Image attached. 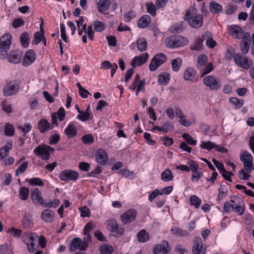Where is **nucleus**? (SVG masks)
I'll use <instances>...</instances> for the list:
<instances>
[{
  "mask_svg": "<svg viewBox=\"0 0 254 254\" xmlns=\"http://www.w3.org/2000/svg\"><path fill=\"white\" fill-rule=\"evenodd\" d=\"M95 158L96 162L99 164L104 166L106 165L108 161V153L103 149H98L96 153Z\"/></svg>",
  "mask_w": 254,
  "mask_h": 254,
  "instance_id": "nucleus-12",
  "label": "nucleus"
},
{
  "mask_svg": "<svg viewBox=\"0 0 254 254\" xmlns=\"http://www.w3.org/2000/svg\"><path fill=\"white\" fill-rule=\"evenodd\" d=\"M194 245L192 247L193 254H200L202 250V241L199 237H196L193 240Z\"/></svg>",
  "mask_w": 254,
  "mask_h": 254,
  "instance_id": "nucleus-25",
  "label": "nucleus"
},
{
  "mask_svg": "<svg viewBox=\"0 0 254 254\" xmlns=\"http://www.w3.org/2000/svg\"><path fill=\"white\" fill-rule=\"evenodd\" d=\"M13 147V143L12 141H8L6 145L3 147L0 148V159H3L4 157L7 156L10 150H11Z\"/></svg>",
  "mask_w": 254,
  "mask_h": 254,
  "instance_id": "nucleus-27",
  "label": "nucleus"
},
{
  "mask_svg": "<svg viewBox=\"0 0 254 254\" xmlns=\"http://www.w3.org/2000/svg\"><path fill=\"white\" fill-rule=\"evenodd\" d=\"M101 254H112L114 251L113 247L108 244H102L99 248Z\"/></svg>",
  "mask_w": 254,
  "mask_h": 254,
  "instance_id": "nucleus-33",
  "label": "nucleus"
},
{
  "mask_svg": "<svg viewBox=\"0 0 254 254\" xmlns=\"http://www.w3.org/2000/svg\"><path fill=\"white\" fill-rule=\"evenodd\" d=\"M8 233L14 237H20L22 234V231L20 229H16L14 227H10L7 230Z\"/></svg>",
  "mask_w": 254,
  "mask_h": 254,
  "instance_id": "nucleus-53",
  "label": "nucleus"
},
{
  "mask_svg": "<svg viewBox=\"0 0 254 254\" xmlns=\"http://www.w3.org/2000/svg\"><path fill=\"white\" fill-rule=\"evenodd\" d=\"M171 251V248L169 243L166 241H163L160 244H157L153 251V254H159L162 253L163 254H167Z\"/></svg>",
  "mask_w": 254,
  "mask_h": 254,
  "instance_id": "nucleus-13",
  "label": "nucleus"
},
{
  "mask_svg": "<svg viewBox=\"0 0 254 254\" xmlns=\"http://www.w3.org/2000/svg\"><path fill=\"white\" fill-rule=\"evenodd\" d=\"M241 161L243 163L245 170L251 173L254 169L252 155L247 151H245L240 156Z\"/></svg>",
  "mask_w": 254,
  "mask_h": 254,
  "instance_id": "nucleus-7",
  "label": "nucleus"
},
{
  "mask_svg": "<svg viewBox=\"0 0 254 254\" xmlns=\"http://www.w3.org/2000/svg\"><path fill=\"white\" fill-rule=\"evenodd\" d=\"M148 57V54L143 53L138 56L134 57L131 61V65L133 67H135L136 66H141L143 65L147 61Z\"/></svg>",
  "mask_w": 254,
  "mask_h": 254,
  "instance_id": "nucleus-17",
  "label": "nucleus"
},
{
  "mask_svg": "<svg viewBox=\"0 0 254 254\" xmlns=\"http://www.w3.org/2000/svg\"><path fill=\"white\" fill-rule=\"evenodd\" d=\"M229 102L235 106L236 108L240 109L243 105L244 101L242 99H240L236 97H231L229 99Z\"/></svg>",
  "mask_w": 254,
  "mask_h": 254,
  "instance_id": "nucleus-45",
  "label": "nucleus"
},
{
  "mask_svg": "<svg viewBox=\"0 0 254 254\" xmlns=\"http://www.w3.org/2000/svg\"><path fill=\"white\" fill-rule=\"evenodd\" d=\"M151 21V18L148 15H143L137 21V26L142 29L149 26Z\"/></svg>",
  "mask_w": 254,
  "mask_h": 254,
  "instance_id": "nucleus-22",
  "label": "nucleus"
},
{
  "mask_svg": "<svg viewBox=\"0 0 254 254\" xmlns=\"http://www.w3.org/2000/svg\"><path fill=\"white\" fill-rule=\"evenodd\" d=\"M251 42V40L250 37L245 36L243 38L240 46L242 53L243 54H246L248 53Z\"/></svg>",
  "mask_w": 254,
  "mask_h": 254,
  "instance_id": "nucleus-30",
  "label": "nucleus"
},
{
  "mask_svg": "<svg viewBox=\"0 0 254 254\" xmlns=\"http://www.w3.org/2000/svg\"><path fill=\"white\" fill-rule=\"evenodd\" d=\"M20 40L23 47H27L29 43V35L27 32L22 33L20 37Z\"/></svg>",
  "mask_w": 254,
  "mask_h": 254,
  "instance_id": "nucleus-43",
  "label": "nucleus"
},
{
  "mask_svg": "<svg viewBox=\"0 0 254 254\" xmlns=\"http://www.w3.org/2000/svg\"><path fill=\"white\" fill-rule=\"evenodd\" d=\"M36 54L33 50H28L25 54L22 65L24 66H27L32 64L35 60Z\"/></svg>",
  "mask_w": 254,
  "mask_h": 254,
  "instance_id": "nucleus-19",
  "label": "nucleus"
},
{
  "mask_svg": "<svg viewBox=\"0 0 254 254\" xmlns=\"http://www.w3.org/2000/svg\"><path fill=\"white\" fill-rule=\"evenodd\" d=\"M32 128V126L30 123H28L24 125L23 126H19L18 128H19L21 131L24 133L23 136L24 137H27L26 136V133L30 132Z\"/></svg>",
  "mask_w": 254,
  "mask_h": 254,
  "instance_id": "nucleus-56",
  "label": "nucleus"
},
{
  "mask_svg": "<svg viewBox=\"0 0 254 254\" xmlns=\"http://www.w3.org/2000/svg\"><path fill=\"white\" fill-rule=\"evenodd\" d=\"M183 78L186 81L195 82L198 79L197 72L193 67H188L184 71Z\"/></svg>",
  "mask_w": 254,
  "mask_h": 254,
  "instance_id": "nucleus-10",
  "label": "nucleus"
},
{
  "mask_svg": "<svg viewBox=\"0 0 254 254\" xmlns=\"http://www.w3.org/2000/svg\"><path fill=\"white\" fill-rule=\"evenodd\" d=\"M182 137L187 143L190 145H194L196 143V141L193 140L192 137L188 133H185L182 135Z\"/></svg>",
  "mask_w": 254,
  "mask_h": 254,
  "instance_id": "nucleus-59",
  "label": "nucleus"
},
{
  "mask_svg": "<svg viewBox=\"0 0 254 254\" xmlns=\"http://www.w3.org/2000/svg\"><path fill=\"white\" fill-rule=\"evenodd\" d=\"M60 202L59 199H55L53 201H50L48 203H44V204L45 206L50 208H56L59 205Z\"/></svg>",
  "mask_w": 254,
  "mask_h": 254,
  "instance_id": "nucleus-62",
  "label": "nucleus"
},
{
  "mask_svg": "<svg viewBox=\"0 0 254 254\" xmlns=\"http://www.w3.org/2000/svg\"><path fill=\"white\" fill-rule=\"evenodd\" d=\"M82 245V241L81 239L79 238H73L70 244L69 250L71 252H74L78 249L81 250Z\"/></svg>",
  "mask_w": 254,
  "mask_h": 254,
  "instance_id": "nucleus-28",
  "label": "nucleus"
},
{
  "mask_svg": "<svg viewBox=\"0 0 254 254\" xmlns=\"http://www.w3.org/2000/svg\"><path fill=\"white\" fill-rule=\"evenodd\" d=\"M82 142L85 144H91L94 142V138L92 134H87L83 135L81 138Z\"/></svg>",
  "mask_w": 254,
  "mask_h": 254,
  "instance_id": "nucleus-55",
  "label": "nucleus"
},
{
  "mask_svg": "<svg viewBox=\"0 0 254 254\" xmlns=\"http://www.w3.org/2000/svg\"><path fill=\"white\" fill-rule=\"evenodd\" d=\"M137 49L140 52L145 51L147 49V43L144 38H138L136 42Z\"/></svg>",
  "mask_w": 254,
  "mask_h": 254,
  "instance_id": "nucleus-37",
  "label": "nucleus"
},
{
  "mask_svg": "<svg viewBox=\"0 0 254 254\" xmlns=\"http://www.w3.org/2000/svg\"><path fill=\"white\" fill-rule=\"evenodd\" d=\"M29 189L26 187H22L20 189L19 192V198L23 200H27L28 197Z\"/></svg>",
  "mask_w": 254,
  "mask_h": 254,
  "instance_id": "nucleus-47",
  "label": "nucleus"
},
{
  "mask_svg": "<svg viewBox=\"0 0 254 254\" xmlns=\"http://www.w3.org/2000/svg\"><path fill=\"white\" fill-rule=\"evenodd\" d=\"M137 238L138 242L145 243L149 240L150 237L149 234L145 230L142 229L137 234Z\"/></svg>",
  "mask_w": 254,
  "mask_h": 254,
  "instance_id": "nucleus-38",
  "label": "nucleus"
},
{
  "mask_svg": "<svg viewBox=\"0 0 254 254\" xmlns=\"http://www.w3.org/2000/svg\"><path fill=\"white\" fill-rule=\"evenodd\" d=\"M19 90V85L18 84L9 83L4 87L3 94L4 96H10L16 94Z\"/></svg>",
  "mask_w": 254,
  "mask_h": 254,
  "instance_id": "nucleus-14",
  "label": "nucleus"
},
{
  "mask_svg": "<svg viewBox=\"0 0 254 254\" xmlns=\"http://www.w3.org/2000/svg\"><path fill=\"white\" fill-rule=\"evenodd\" d=\"M208 60L207 57L204 54H201L198 56L197 58V63L200 65H204L207 63Z\"/></svg>",
  "mask_w": 254,
  "mask_h": 254,
  "instance_id": "nucleus-63",
  "label": "nucleus"
},
{
  "mask_svg": "<svg viewBox=\"0 0 254 254\" xmlns=\"http://www.w3.org/2000/svg\"><path fill=\"white\" fill-rule=\"evenodd\" d=\"M200 147L201 149H205L208 151H210L212 149L214 148V143L210 141L201 142Z\"/></svg>",
  "mask_w": 254,
  "mask_h": 254,
  "instance_id": "nucleus-48",
  "label": "nucleus"
},
{
  "mask_svg": "<svg viewBox=\"0 0 254 254\" xmlns=\"http://www.w3.org/2000/svg\"><path fill=\"white\" fill-rule=\"evenodd\" d=\"M145 6L146 7L147 11L148 13H149L150 15H151L153 16L156 15L157 7H155L154 4L152 2H147L145 4Z\"/></svg>",
  "mask_w": 254,
  "mask_h": 254,
  "instance_id": "nucleus-46",
  "label": "nucleus"
},
{
  "mask_svg": "<svg viewBox=\"0 0 254 254\" xmlns=\"http://www.w3.org/2000/svg\"><path fill=\"white\" fill-rule=\"evenodd\" d=\"M54 148L46 144H42L36 147L33 152L36 156L40 157L42 160H48L51 153L55 151Z\"/></svg>",
  "mask_w": 254,
  "mask_h": 254,
  "instance_id": "nucleus-3",
  "label": "nucleus"
},
{
  "mask_svg": "<svg viewBox=\"0 0 254 254\" xmlns=\"http://www.w3.org/2000/svg\"><path fill=\"white\" fill-rule=\"evenodd\" d=\"M86 237H85L82 241V245L81 250L85 251L88 248L90 243L91 242V237L89 233L84 234Z\"/></svg>",
  "mask_w": 254,
  "mask_h": 254,
  "instance_id": "nucleus-49",
  "label": "nucleus"
},
{
  "mask_svg": "<svg viewBox=\"0 0 254 254\" xmlns=\"http://www.w3.org/2000/svg\"><path fill=\"white\" fill-rule=\"evenodd\" d=\"M31 197L34 203H39L42 205L44 204V199L42 197L41 192L38 189L35 188L32 190Z\"/></svg>",
  "mask_w": 254,
  "mask_h": 254,
  "instance_id": "nucleus-23",
  "label": "nucleus"
},
{
  "mask_svg": "<svg viewBox=\"0 0 254 254\" xmlns=\"http://www.w3.org/2000/svg\"><path fill=\"white\" fill-rule=\"evenodd\" d=\"M167 60L166 56L163 53L156 54L151 60L149 64V69L151 71L156 70L157 68L163 64Z\"/></svg>",
  "mask_w": 254,
  "mask_h": 254,
  "instance_id": "nucleus-9",
  "label": "nucleus"
},
{
  "mask_svg": "<svg viewBox=\"0 0 254 254\" xmlns=\"http://www.w3.org/2000/svg\"><path fill=\"white\" fill-rule=\"evenodd\" d=\"M38 128L41 133H45L49 130L54 128V126L51 125V124L46 119H41L38 123Z\"/></svg>",
  "mask_w": 254,
  "mask_h": 254,
  "instance_id": "nucleus-18",
  "label": "nucleus"
},
{
  "mask_svg": "<svg viewBox=\"0 0 254 254\" xmlns=\"http://www.w3.org/2000/svg\"><path fill=\"white\" fill-rule=\"evenodd\" d=\"M230 35L235 39H241L245 37L244 32L238 26L232 25L229 27Z\"/></svg>",
  "mask_w": 254,
  "mask_h": 254,
  "instance_id": "nucleus-15",
  "label": "nucleus"
},
{
  "mask_svg": "<svg viewBox=\"0 0 254 254\" xmlns=\"http://www.w3.org/2000/svg\"><path fill=\"white\" fill-rule=\"evenodd\" d=\"M185 19L188 21L189 25L195 29L199 28L203 24V15L197 13L194 8H190L185 14Z\"/></svg>",
  "mask_w": 254,
  "mask_h": 254,
  "instance_id": "nucleus-1",
  "label": "nucleus"
},
{
  "mask_svg": "<svg viewBox=\"0 0 254 254\" xmlns=\"http://www.w3.org/2000/svg\"><path fill=\"white\" fill-rule=\"evenodd\" d=\"M190 204L193 205L195 208L199 207L201 204V200L196 195L191 196L190 198Z\"/></svg>",
  "mask_w": 254,
  "mask_h": 254,
  "instance_id": "nucleus-52",
  "label": "nucleus"
},
{
  "mask_svg": "<svg viewBox=\"0 0 254 254\" xmlns=\"http://www.w3.org/2000/svg\"><path fill=\"white\" fill-rule=\"evenodd\" d=\"M203 40L200 37H197L191 45L190 49L192 51H200L203 48Z\"/></svg>",
  "mask_w": 254,
  "mask_h": 254,
  "instance_id": "nucleus-32",
  "label": "nucleus"
},
{
  "mask_svg": "<svg viewBox=\"0 0 254 254\" xmlns=\"http://www.w3.org/2000/svg\"><path fill=\"white\" fill-rule=\"evenodd\" d=\"M35 237L33 234H29L23 238V242L27 245L28 250L33 253L36 250L35 245L34 243Z\"/></svg>",
  "mask_w": 254,
  "mask_h": 254,
  "instance_id": "nucleus-20",
  "label": "nucleus"
},
{
  "mask_svg": "<svg viewBox=\"0 0 254 254\" xmlns=\"http://www.w3.org/2000/svg\"><path fill=\"white\" fill-rule=\"evenodd\" d=\"M1 107L2 110L6 114H10L12 112L11 105L6 100H4L1 102Z\"/></svg>",
  "mask_w": 254,
  "mask_h": 254,
  "instance_id": "nucleus-51",
  "label": "nucleus"
},
{
  "mask_svg": "<svg viewBox=\"0 0 254 254\" xmlns=\"http://www.w3.org/2000/svg\"><path fill=\"white\" fill-rule=\"evenodd\" d=\"M170 80V74L166 72H163L158 75V83L160 85H166Z\"/></svg>",
  "mask_w": 254,
  "mask_h": 254,
  "instance_id": "nucleus-29",
  "label": "nucleus"
},
{
  "mask_svg": "<svg viewBox=\"0 0 254 254\" xmlns=\"http://www.w3.org/2000/svg\"><path fill=\"white\" fill-rule=\"evenodd\" d=\"M93 28L96 32H101L103 31L106 28V25L104 22L99 20H95L93 22Z\"/></svg>",
  "mask_w": 254,
  "mask_h": 254,
  "instance_id": "nucleus-42",
  "label": "nucleus"
},
{
  "mask_svg": "<svg viewBox=\"0 0 254 254\" xmlns=\"http://www.w3.org/2000/svg\"><path fill=\"white\" fill-rule=\"evenodd\" d=\"M172 235H176L180 237L186 236L189 235V233L185 230H183L178 227H173L171 230Z\"/></svg>",
  "mask_w": 254,
  "mask_h": 254,
  "instance_id": "nucleus-41",
  "label": "nucleus"
},
{
  "mask_svg": "<svg viewBox=\"0 0 254 254\" xmlns=\"http://www.w3.org/2000/svg\"><path fill=\"white\" fill-rule=\"evenodd\" d=\"M210 11L212 14H216L222 11L223 8L221 4L215 1L210 3Z\"/></svg>",
  "mask_w": 254,
  "mask_h": 254,
  "instance_id": "nucleus-35",
  "label": "nucleus"
},
{
  "mask_svg": "<svg viewBox=\"0 0 254 254\" xmlns=\"http://www.w3.org/2000/svg\"><path fill=\"white\" fill-rule=\"evenodd\" d=\"M237 9V7L233 4H229L226 7L225 13L227 15L234 14Z\"/></svg>",
  "mask_w": 254,
  "mask_h": 254,
  "instance_id": "nucleus-64",
  "label": "nucleus"
},
{
  "mask_svg": "<svg viewBox=\"0 0 254 254\" xmlns=\"http://www.w3.org/2000/svg\"><path fill=\"white\" fill-rule=\"evenodd\" d=\"M61 35L62 39L65 42H67L68 39L65 32V27L63 23L60 24Z\"/></svg>",
  "mask_w": 254,
  "mask_h": 254,
  "instance_id": "nucleus-61",
  "label": "nucleus"
},
{
  "mask_svg": "<svg viewBox=\"0 0 254 254\" xmlns=\"http://www.w3.org/2000/svg\"><path fill=\"white\" fill-rule=\"evenodd\" d=\"M174 126L171 121L165 122L162 126V131L164 133H167L169 131L173 130Z\"/></svg>",
  "mask_w": 254,
  "mask_h": 254,
  "instance_id": "nucleus-50",
  "label": "nucleus"
},
{
  "mask_svg": "<svg viewBox=\"0 0 254 254\" xmlns=\"http://www.w3.org/2000/svg\"><path fill=\"white\" fill-rule=\"evenodd\" d=\"M90 107H88L85 112L78 109L79 114L77 116L76 118L82 122H85L89 119L90 114L88 112Z\"/></svg>",
  "mask_w": 254,
  "mask_h": 254,
  "instance_id": "nucleus-39",
  "label": "nucleus"
},
{
  "mask_svg": "<svg viewBox=\"0 0 254 254\" xmlns=\"http://www.w3.org/2000/svg\"><path fill=\"white\" fill-rule=\"evenodd\" d=\"M21 57L18 56L17 52L13 50L10 52L8 58V61L9 63L17 64L20 62Z\"/></svg>",
  "mask_w": 254,
  "mask_h": 254,
  "instance_id": "nucleus-40",
  "label": "nucleus"
},
{
  "mask_svg": "<svg viewBox=\"0 0 254 254\" xmlns=\"http://www.w3.org/2000/svg\"><path fill=\"white\" fill-rule=\"evenodd\" d=\"M187 38L180 35H172L165 40L166 46L168 48H177L186 45Z\"/></svg>",
  "mask_w": 254,
  "mask_h": 254,
  "instance_id": "nucleus-2",
  "label": "nucleus"
},
{
  "mask_svg": "<svg viewBox=\"0 0 254 254\" xmlns=\"http://www.w3.org/2000/svg\"><path fill=\"white\" fill-rule=\"evenodd\" d=\"M230 202L237 203L238 207H235L234 210L238 214L242 215L245 210L244 202L243 200L239 196H232L230 197Z\"/></svg>",
  "mask_w": 254,
  "mask_h": 254,
  "instance_id": "nucleus-16",
  "label": "nucleus"
},
{
  "mask_svg": "<svg viewBox=\"0 0 254 254\" xmlns=\"http://www.w3.org/2000/svg\"><path fill=\"white\" fill-rule=\"evenodd\" d=\"M12 36L6 33L0 37V57L4 58L7 55V52L11 44Z\"/></svg>",
  "mask_w": 254,
  "mask_h": 254,
  "instance_id": "nucleus-4",
  "label": "nucleus"
},
{
  "mask_svg": "<svg viewBox=\"0 0 254 254\" xmlns=\"http://www.w3.org/2000/svg\"><path fill=\"white\" fill-rule=\"evenodd\" d=\"M93 27L92 25H88L87 28L86 27L85 30V34L87 35L91 41H93L94 37V32L93 30Z\"/></svg>",
  "mask_w": 254,
  "mask_h": 254,
  "instance_id": "nucleus-57",
  "label": "nucleus"
},
{
  "mask_svg": "<svg viewBox=\"0 0 254 254\" xmlns=\"http://www.w3.org/2000/svg\"><path fill=\"white\" fill-rule=\"evenodd\" d=\"M107 229L111 232L115 233L116 237H119L124 234L125 229L119 226L117 221L115 219H111L106 221Z\"/></svg>",
  "mask_w": 254,
  "mask_h": 254,
  "instance_id": "nucleus-8",
  "label": "nucleus"
},
{
  "mask_svg": "<svg viewBox=\"0 0 254 254\" xmlns=\"http://www.w3.org/2000/svg\"><path fill=\"white\" fill-rule=\"evenodd\" d=\"M41 217L43 221L50 223L54 220L55 213L51 210L46 209L42 212Z\"/></svg>",
  "mask_w": 254,
  "mask_h": 254,
  "instance_id": "nucleus-26",
  "label": "nucleus"
},
{
  "mask_svg": "<svg viewBox=\"0 0 254 254\" xmlns=\"http://www.w3.org/2000/svg\"><path fill=\"white\" fill-rule=\"evenodd\" d=\"M60 140V135L59 134L51 135L49 138V144L51 145H56Z\"/></svg>",
  "mask_w": 254,
  "mask_h": 254,
  "instance_id": "nucleus-54",
  "label": "nucleus"
},
{
  "mask_svg": "<svg viewBox=\"0 0 254 254\" xmlns=\"http://www.w3.org/2000/svg\"><path fill=\"white\" fill-rule=\"evenodd\" d=\"M136 16V13L133 10L129 11L124 15V21L126 22H129L132 19Z\"/></svg>",
  "mask_w": 254,
  "mask_h": 254,
  "instance_id": "nucleus-58",
  "label": "nucleus"
},
{
  "mask_svg": "<svg viewBox=\"0 0 254 254\" xmlns=\"http://www.w3.org/2000/svg\"><path fill=\"white\" fill-rule=\"evenodd\" d=\"M137 212L135 210L129 209L121 216V219L124 225L129 223L134 220L136 217Z\"/></svg>",
  "mask_w": 254,
  "mask_h": 254,
  "instance_id": "nucleus-11",
  "label": "nucleus"
},
{
  "mask_svg": "<svg viewBox=\"0 0 254 254\" xmlns=\"http://www.w3.org/2000/svg\"><path fill=\"white\" fill-rule=\"evenodd\" d=\"M203 82L211 90L217 91L221 86L220 80L215 76H206L204 77Z\"/></svg>",
  "mask_w": 254,
  "mask_h": 254,
  "instance_id": "nucleus-5",
  "label": "nucleus"
},
{
  "mask_svg": "<svg viewBox=\"0 0 254 254\" xmlns=\"http://www.w3.org/2000/svg\"><path fill=\"white\" fill-rule=\"evenodd\" d=\"M56 116H57V118L60 121H63L65 119V112L63 107H61L58 112H55Z\"/></svg>",
  "mask_w": 254,
  "mask_h": 254,
  "instance_id": "nucleus-60",
  "label": "nucleus"
},
{
  "mask_svg": "<svg viewBox=\"0 0 254 254\" xmlns=\"http://www.w3.org/2000/svg\"><path fill=\"white\" fill-rule=\"evenodd\" d=\"M98 11L101 13H105L111 5L110 0H99L97 3Z\"/></svg>",
  "mask_w": 254,
  "mask_h": 254,
  "instance_id": "nucleus-24",
  "label": "nucleus"
},
{
  "mask_svg": "<svg viewBox=\"0 0 254 254\" xmlns=\"http://www.w3.org/2000/svg\"><path fill=\"white\" fill-rule=\"evenodd\" d=\"M212 161L221 175H234L232 171H227L224 168V165L222 163L220 162L215 159H213Z\"/></svg>",
  "mask_w": 254,
  "mask_h": 254,
  "instance_id": "nucleus-31",
  "label": "nucleus"
},
{
  "mask_svg": "<svg viewBox=\"0 0 254 254\" xmlns=\"http://www.w3.org/2000/svg\"><path fill=\"white\" fill-rule=\"evenodd\" d=\"M15 129L12 125L6 123L4 127V133L7 136H12L14 134Z\"/></svg>",
  "mask_w": 254,
  "mask_h": 254,
  "instance_id": "nucleus-44",
  "label": "nucleus"
},
{
  "mask_svg": "<svg viewBox=\"0 0 254 254\" xmlns=\"http://www.w3.org/2000/svg\"><path fill=\"white\" fill-rule=\"evenodd\" d=\"M171 64L172 70L175 72H178L180 71L182 65V60L180 58L174 59L172 60Z\"/></svg>",
  "mask_w": 254,
  "mask_h": 254,
  "instance_id": "nucleus-36",
  "label": "nucleus"
},
{
  "mask_svg": "<svg viewBox=\"0 0 254 254\" xmlns=\"http://www.w3.org/2000/svg\"><path fill=\"white\" fill-rule=\"evenodd\" d=\"M234 60L237 65L246 69L250 68L253 64L252 60L242 56L241 54H235Z\"/></svg>",
  "mask_w": 254,
  "mask_h": 254,
  "instance_id": "nucleus-6",
  "label": "nucleus"
},
{
  "mask_svg": "<svg viewBox=\"0 0 254 254\" xmlns=\"http://www.w3.org/2000/svg\"><path fill=\"white\" fill-rule=\"evenodd\" d=\"M75 122L69 123L64 130L65 134L68 138H72L77 135V129L75 126Z\"/></svg>",
  "mask_w": 254,
  "mask_h": 254,
  "instance_id": "nucleus-21",
  "label": "nucleus"
},
{
  "mask_svg": "<svg viewBox=\"0 0 254 254\" xmlns=\"http://www.w3.org/2000/svg\"><path fill=\"white\" fill-rule=\"evenodd\" d=\"M43 21H42L40 26V31L36 32L34 34V43L36 45L39 44L42 40V39L44 37V28L43 26Z\"/></svg>",
  "mask_w": 254,
  "mask_h": 254,
  "instance_id": "nucleus-34",
  "label": "nucleus"
}]
</instances>
